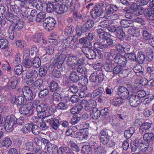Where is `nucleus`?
I'll use <instances>...</instances> for the list:
<instances>
[{
  "label": "nucleus",
  "mask_w": 154,
  "mask_h": 154,
  "mask_svg": "<svg viewBox=\"0 0 154 154\" xmlns=\"http://www.w3.org/2000/svg\"><path fill=\"white\" fill-rule=\"evenodd\" d=\"M47 105L42 104L37 106L36 110L38 112V117L41 118L45 117L47 119L45 120L46 123L43 122L40 123V126L42 129H45L48 125L51 126L54 129H57L59 122L58 119H55L54 116L51 115L53 111L50 108H46Z\"/></svg>",
  "instance_id": "1"
},
{
  "label": "nucleus",
  "mask_w": 154,
  "mask_h": 154,
  "mask_svg": "<svg viewBox=\"0 0 154 154\" xmlns=\"http://www.w3.org/2000/svg\"><path fill=\"white\" fill-rule=\"evenodd\" d=\"M16 119L14 115L8 116L4 117V128L7 132L12 131L16 126V124L15 121Z\"/></svg>",
  "instance_id": "2"
},
{
  "label": "nucleus",
  "mask_w": 154,
  "mask_h": 154,
  "mask_svg": "<svg viewBox=\"0 0 154 154\" xmlns=\"http://www.w3.org/2000/svg\"><path fill=\"white\" fill-rule=\"evenodd\" d=\"M114 41V40L110 38L106 39V42L101 41L100 40V42H97L94 43V47L95 49L97 50L101 49L105 50L106 48H110L113 46Z\"/></svg>",
  "instance_id": "3"
},
{
  "label": "nucleus",
  "mask_w": 154,
  "mask_h": 154,
  "mask_svg": "<svg viewBox=\"0 0 154 154\" xmlns=\"http://www.w3.org/2000/svg\"><path fill=\"white\" fill-rule=\"evenodd\" d=\"M106 4L104 3H97L91 11V15L94 19H97L103 13V8H104Z\"/></svg>",
  "instance_id": "4"
},
{
  "label": "nucleus",
  "mask_w": 154,
  "mask_h": 154,
  "mask_svg": "<svg viewBox=\"0 0 154 154\" xmlns=\"http://www.w3.org/2000/svg\"><path fill=\"white\" fill-rule=\"evenodd\" d=\"M112 135V132L109 130L105 129L101 130L99 134L100 143L103 145L107 144L109 141Z\"/></svg>",
  "instance_id": "5"
},
{
  "label": "nucleus",
  "mask_w": 154,
  "mask_h": 154,
  "mask_svg": "<svg viewBox=\"0 0 154 154\" xmlns=\"http://www.w3.org/2000/svg\"><path fill=\"white\" fill-rule=\"evenodd\" d=\"M80 105L82 106V109L84 106L87 112H90L94 108V106H95L96 102L95 100L93 99H90L88 101L83 99L80 102Z\"/></svg>",
  "instance_id": "6"
},
{
  "label": "nucleus",
  "mask_w": 154,
  "mask_h": 154,
  "mask_svg": "<svg viewBox=\"0 0 154 154\" xmlns=\"http://www.w3.org/2000/svg\"><path fill=\"white\" fill-rule=\"evenodd\" d=\"M91 97L92 98L98 97V100L100 102L104 100L106 97H105L104 88L100 87L95 90L91 94Z\"/></svg>",
  "instance_id": "7"
},
{
  "label": "nucleus",
  "mask_w": 154,
  "mask_h": 154,
  "mask_svg": "<svg viewBox=\"0 0 154 154\" xmlns=\"http://www.w3.org/2000/svg\"><path fill=\"white\" fill-rule=\"evenodd\" d=\"M67 0H62V5L58 3L55 4V11L59 14L66 12L67 8Z\"/></svg>",
  "instance_id": "8"
},
{
  "label": "nucleus",
  "mask_w": 154,
  "mask_h": 154,
  "mask_svg": "<svg viewBox=\"0 0 154 154\" xmlns=\"http://www.w3.org/2000/svg\"><path fill=\"white\" fill-rule=\"evenodd\" d=\"M55 21L51 17L45 18L44 21L43 26L45 29L48 31L52 30L55 26Z\"/></svg>",
  "instance_id": "9"
},
{
  "label": "nucleus",
  "mask_w": 154,
  "mask_h": 154,
  "mask_svg": "<svg viewBox=\"0 0 154 154\" xmlns=\"http://www.w3.org/2000/svg\"><path fill=\"white\" fill-rule=\"evenodd\" d=\"M92 50L89 49L88 48H84L82 49V51L85 54L86 57L89 59H95L97 56L96 52L97 51L96 49Z\"/></svg>",
  "instance_id": "10"
},
{
  "label": "nucleus",
  "mask_w": 154,
  "mask_h": 154,
  "mask_svg": "<svg viewBox=\"0 0 154 154\" xmlns=\"http://www.w3.org/2000/svg\"><path fill=\"white\" fill-rule=\"evenodd\" d=\"M113 60L116 63L122 67L125 66L127 63V60H126L125 56L121 55L120 53H117Z\"/></svg>",
  "instance_id": "11"
},
{
  "label": "nucleus",
  "mask_w": 154,
  "mask_h": 154,
  "mask_svg": "<svg viewBox=\"0 0 154 154\" xmlns=\"http://www.w3.org/2000/svg\"><path fill=\"white\" fill-rule=\"evenodd\" d=\"M129 100L131 106L134 107H137L141 102L137 96L135 95L134 94H131Z\"/></svg>",
  "instance_id": "12"
},
{
  "label": "nucleus",
  "mask_w": 154,
  "mask_h": 154,
  "mask_svg": "<svg viewBox=\"0 0 154 154\" xmlns=\"http://www.w3.org/2000/svg\"><path fill=\"white\" fill-rule=\"evenodd\" d=\"M115 48L120 52H126L129 50L130 46L127 43L123 45L119 43H117L115 45Z\"/></svg>",
  "instance_id": "13"
},
{
  "label": "nucleus",
  "mask_w": 154,
  "mask_h": 154,
  "mask_svg": "<svg viewBox=\"0 0 154 154\" xmlns=\"http://www.w3.org/2000/svg\"><path fill=\"white\" fill-rule=\"evenodd\" d=\"M105 13L107 15H111L113 13L118 10L119 7L116 5H106Z\"/></svg>",
  "instance_id": "14"
},
{
  "label": "nucleus",
  "mask_w": 154,
  "mask_h": 154,
  "mask_svg": "<svg viewBox=\"0 0 154 154\" xmlns=\"http://www.w3.org/2000/svg\"><path fill=\"white\" fill-rule=\"evenodd\" d=\"M118 89V93L120 96L123 100L128 98L129 95L128 89L124 86H121L119 87Z\"/></svg>",
  "instance_id": "15"
},
{
  "label": "nucleus",
  "mask_w": 154,
  "mask_h": 154,
  "mask_svg": "<svg viewBox=\"0 0 154 154\" xmlns=\"http://www.w3.org/2000/svg\"><path fill=\"white\" fill-rule=\"evenodd\" d=\"M152 4L153 5L152 10L145 9L144 12L145 17L149 20H154V4L152 3Z\"/></svg>",
  "instance_id": "16"
},
{
  "label": "nucleus",
  "mask_w": 154,
  "mask_h": 154,
  "mask_svg": "<svg viewBox=\"0 0 154 154\" xmlns=\"http://www.w3.org/2000/svg\"><path fill=\"white\" fill-rule=\"evenodd\" d=\"M23 93L26 99L29 100L32 99L33 94L31 90L28 87H24L22 90Z\"/></svg>",
  "instance_id": "17"
},
{
  "label": "nucleus",
  "mask_w": 154,
  "mask_h": 154,
  "mask_svg": "<svg viewBox=\"0 0 154 154\" xmlns=\"http://www.w3.org/2000/svg\"><path fill=\"white\" fill-rule=\"evenodd\" d=\"M30 106V103H28L23 104L19 109L20 113L25 115L28 114L31 109Z\"/></svg>",
  "instance_id": "18"
},
{
  "label": "nucleus",
  "mask_w": 154,
  "mask_h": 154,
  "mask_svg": "<svg viewBox=\"0 0 154 154\" xmlns=\"http://www.w3.org/2000/svg\"><path fill=\"white\" fill-rule=\"evenodd\" d=\"M66 58V56L62 58L61 61H60V57L57 56L55 57L54 60L53 61L52 65L55 67H57L58 68H60L62 66L63 62L65 60Z\"/></svg>",
  "instance_id": "19"
},
{
  "label": "nucleus",
  "mask_w": 154,
  "mask_h": 154,
  "mask_svg": "<svg viewBox=\"0 0 154 154\" xmlns=\"http://www.w3.org/2000/svg\"><path fill=\"white\" fill-rule=\"evenodd\" d=\"M133 69L137 75L141 76L143 75L144 69L140 65H136L134 67Z\"/></svg>",
  "instance_id": "20"
},
{
  "label": "nucleus",
  "mask_w": 154,
  "mask_h": 154,
  "mask_svg": "<svg viewBox=\"0 0 154 154\" xmlns=\"http://www.w3.org/2000/svg\"><path fill=\"white\" fill-rule=\"evenodd\" d=\"M38 76V73L35 70H33L29 69L26 71V77L27 79H30L31 78L36 79Z\"/></svg>",
  "instance_id": "21"
},
{
  "label": "nucleus",
  "mask_w": 154,
  "mask_h": 154,
  "mask_svg": "<svg viewBox=\"0 0 154 154\" xmlns=\"http://www.w3.org/2000/svg\"><path fill=\"white\" fill-rule=\"evenodd\" d=\"M116 33L119 39L121 40H123L124 39L125 35L121 26H118V28L117 29Z\"/></svg>",
  "instance_id": "22"
},
{
  "label": "nucleus",
  "mask_w": 154,
  "mask_h": 154,
  "mask_svg": "<svg viewBox=\"0 0 154 154\" xmlns=\"http://www.w3.org/2000/svg\"><path fill=\"white\" fill-rule=\"evenodd\" d=\"M143 136L144 141L149 144L154 140V134L152 133H145L143 134Z\"/></svg>",
  "instance_id": "23"
},
{
  "label": "nucleus",
  "mask_w": 154,
  "mask_h": 154,
  "mask_svg": "<svg viewBox=\"0 0 154 154\" xmlns=\"http://www.w3.org/2000/svg\"><path fill=\"white\" fill-rule=\"evenodd\" d=\"M90 111V116L93 119H97L100 117V110H98L97 108L94 107Z\"/></svg>",
  "instance_id": "24"
},
{
  "label": "nucleus",
  "mask_w": 154,
  "mask_h": 154,
  "mask_svg": "<svg viewBox=\"0 0 154 154\" xmlns=\"http://www.w3.org/2000/svg\"><path fill=\"white\" fill-rule=\"evenodd\" d=\"M76 134L75 132L71 129H68V140L69 141V143L74 142Z\"/></svg>",
  "instance_id": "25"
},
{
  "label": "nucleus",
  "mask_w": 154,
  "mask_h": 154,
  "mask_svg": "<svg viewBox=\"0 0 154 154\" xmlns=\"http://www.w3.org/2000/svg\"><path fill=\"white\" fill-rule=\"evenodd\" d=\"M135 128L134 127H131L128 130H125L124 133L125 137L127 139L130 138L135 132Z\"/></svg>",
  "instance_id": "26"
},
{
  "label": "nucleus",
  "mask_w": 154,
  "mask_h": 154,
  "mask_svg": "<svg viewBox=\"0 0 154 154\" xmlns=\"http://www.w3.org/2000/svg\"><path fill=\"white\" fill-rule=\"evenodd\" d=\"M145 59V56L143 52L142 51H139L137 53L136 60H137L139 64L142 63Z\"/></svg>",
  "instance_id": "27"
},
{
  "label": "nucleus",
  "mask_w": 154,
  "mask_h": 154,
  "mask_svg": "<svg viewBox=\"0 0 154 154\" xmlns=\"http://www.w3.org/2000/svg\"><path fill=\"white\" fill-rule=\"evenodd\" d=\"M107 65L105 66V69L107 72H112L114 67V64L111 59L108 60L107 62Z\"/></svg>",
  "instance_id": "28"
},
{
  "label": "nucleus",
  "mask_w": 154,
  "mask_h": 154,
  "mask_svg": "<svg viewBox=\"0 0 154 154\" xmlns=\"http://www.w3.org/2000/svg\"><path fill=\"white\" fill-rule=\"evenodd\" d=\"M133 40L135 44L139 46L142 47L144 45V43L143 41V38L140 36V34L133 37Z\"/></svg>",
  "instance_id": "29"
},
{
  "label": "nucleus",
  "mask_w": 154,
  "mask_h": 154,
  "mask_svg": "<svg viewBox=\"0 0 154 154\" xmlns=\"http://www.w3.org/2000/svg\"><path fill=\"white\" fill-rule=\"evenodd\" d=\"M76 34L78 36V38L81 37L83 34L87 31L82 26L79 25H78L77 26L76 29Z\"/></svg>",
  "instance_id": "30"
},
{
  "label": "nucleus",
  "mask_w": 154,
  "mask_h": 154,
  "mask_svg": "<svg viewBox=\"0 0 154 154\" xmlns=\"http://www.w3.org/2000/svg\"><path fill=\"white\" fill-rule=\"evenodd\" d=\"M23 22L20 20L17 21L16 23H15L13 26L12 30L15 31H17L22 29L23 26Z\"/></svg>",
  "instance_id": "31"
},
{
  "label": "nucleus",
  "mask_w": 154,
  "mask_h": 154,
  "mask_svg": "<svg viewBox=\"0 0 154 154\" xmlns=\"http://www.w3.org/2000/svg\"><path fill=\"white\" fill-rule=\"evenodd\" d=\"M119 23L122 27L126 28L130 26V25L132 24V22L129 20H122L119 21Z\"/></svg>",
  "instance_id": "32"
},
{
  "label": "nucleus",
  "mask_w": 154,
  "mask_h": 154,
  "mask_svg": "<svg viewBox=\"0 0 154 154\" xmlns=\"http://www.w3.org/2000/svg\"><path fill=\"white\" fill-rule=\"evenodd\" d=\"M94 22L91 20L89 19L83 24L82 26L88 31L92 28L94 26Z\"/></svg>",
  "instance_id": "33"
},
{
  "label": "nucleus",
  "mask_w": 154,
  "mask_h": 154,
  "mask_svg": "<svg viewBox=\"0 0 154 154\" xmlns=\"http://www.w3.org/2000/svg\"><path fill=\"white\" fill-rule=\"evenodd\" d=\"M1 143L2 146L8 147L11 145L12 141L9 138L5 137L2 139Z\"/></svg>",
  "instance_id": "34"
},
{
  "label": "nucleus",
  "mask_w": 154,
  "mask_h": 154,
  "mask_svg": "<svg viewBox=\"0 0 154 154\" xmlns=\"http://www.w3.org/2000/svg\"><path fill=\"white\" fill-rule=\"evenodd\" d=\"M82 109V106L79 104L71 109L70 112L73 114H78L80 112Z\"/></svg>",
  "instance_id": "35"
},
{
  "label": "nucleus",
  "mask_w": 154,
  "mask_h": 154,
  "mask_svg": "<svg viewBox=\"0 0 154 154\" xmlns=\"http://www.w3.org/2000/svg\"><path fill=\"white\" fill-rule=\"evenodd\" d=\"M128 33L132 35L133 37L137 36L140 34L139 30L138 29L131 28L128 29L127 31Z\"/></svg>",
  "instance_id": "36"
},
{
  "label": "nucleus",
  "mask_w": 154,
  "mask_h": 154,
  "mask_svg": "<svg viewBox=\"0 0 154 154\" xmlns=\"http://www.w3.org/2000/svg\"><path fill=\"white\" fill-rule=\"evenodd\" d=\"M82 152L83 154H92V153L91 148L88 145H85L82 146Z\"/></svg>",
  "instance_id": "37"
},
{
  "label": "nucleus",
  "mask_w": 154,
  "mask_h": 154,
  "mask_svg": "<svg viewBox=\"0 0 154 154\" xmlns=\"http://www.w3.org/2000/svg\"><path fill=\"white\" fill-rule=\"evenodd\" d=\"M43 36L42 33H36L33 36L32 40L35 42L38 43L41 41Z\"/></svg>",
  "instance_id": "38"
},
{
  "label": "nucleus",
  "mask_w": 154,
  "mask_h": 154,
  "mask_svg": "<svg viewBox=\"0 0 154 154\" xmlns=\"http://www.w3.org/2000/svg\"><path fill=\"white\" fill-rule=\"evenodd\" d=\"M17 84V79L15 77H13L11 78V80L9 82L8 84V86H10V88L12 89H14L16 85Z\"/></svg>",
  "instance_id": "39"
},
{
  "label": "nucleus",
  "mask_w": 154,
  "mask_h": 154,
  "mask_svg": "<svg viewBox=\"0 0 154 154\" xmlns=\"http://www.w3.org/2000/svg\"><path fill=\"white\" fill-rule=\"evenodd\" d=\"M32 123H28L26 124L21 129V131L25 134H28L31 131Z\"/></svg>",
  "instance_id": "40"
},
{
  "label": "nucleus",
  "mask_w": 154,
  "mask_h": 154,
  "mask_svg": "<svg viewBox=\"0 0 154 154\" xmlns=\"http://www.w3.org/2000/svg\"><path fill=\"white\" fill-rule=\"evenodd\" d=\"M76 59V57L73 55H69L68 56V66H73L75 65V61Z\"/></svg>",
  "instance_id": "41"
},
{
  "label": "nucleus",
  "mask_w": 154,
  "mask_h": 154,
  "mask_svg": "<svg viewBox=\"0 0 154 154\" xmlns=\"http://www.w3.org/2000/svg\"><path fill=\"white\" fill-rule=\"evenodd\" d=\"M69 79L74 82H77L78 80L80 81L79 77L77 75L76 72L74 71L71 73Z\"/></svg>",
  "instance_id": "42"
},
{
  "label": "nucleus",
  "mask_w": 154,
  "mask_h": 154,
  "mask_svg": "<svg viewBox=\"0 0 154 154\" xmlns=\"http://www.w3.org/2000/svg\"><path fill=\"white\" fill-rule=\"evenodd\" d=\"M149 144L148 143L143 142L142 139V143H140V151L142 152H146L148 151L149 148Z\"/></svg>",
  "instance_id": "43"
},
{
  "label": "nucleus",
  "mask_w": 154,
  "mask_h": 154,
  "mask_svg": "<svg viewBox=\"0 0 154 154\" xmlns=\"http://www.w3.org/2000/svg\"><path fill=\"white\" fill-rule=\"evenodd\" d=\"M8 42L5 39H0V48L2 49H6L8 47Z\"/></svg>",
  "instance_id": "44"
},
{
  "label": "nucleus",
  "mask_w": 154,
  "mask_h": 154,
  "mask_svg": "<svg viewBox=\"0 0 154 154\" xmlns=\"http://www.w3.org/2000/svg\"><path fill=\"white\" fill-rule=\"evenodd\" d=\"M123 99L121 97H116L113 100L112 103L114 106H117L119 104H121L123 102Z\"/></svg>",
  "instance_id": "45"
},
{
  "label": "nucleus",
  "mask_w": 154,
  "mask_h": 154,
  "mask_svg": "<svg viewBox=\"0 0 154 154\" xmlns=\"http://www.w3.org/2000/svg\"><path fill=\"white\" fill-rule=\"evenodd\" d=\"M47 70V68L45 66H41L39 70V75L42 77H44L46 74Z\"/></svg>",
  "instance_id": "46"
},
{
  "label": "nucleus",
  "mask_w": 154,
  "mask_h": 154,
  "mask_svg": "<svg viewBox=\"0 0 154 154\" xmlns=\"http://www.w3.org/2000/svg\"><path fill=\"white\" fill-rule=\"evenodd\" d=\"M24 97L22 96H19L16 97L14 102L17 106H19L22 105L24 103Z\"/></svg>",
  "instance_id": "47"
},
{
  "label": "nucleus",
  "mask_w": 154,
  "mask_h": 154,
  "mask_svg": "<svg viewBox=\"0 0 154 154\" xmlns=\"http://www.w3.org/2000/svg\"><path fill=\"white\" fill-rule=\"evenodd\" d=\"M125 57L127 60L131 61H134L136 60V56L134 53H127L125 55Z\"/></svg>",
  "instance_id": "48"
},
{
  "label": "nucleus",
  "mask_w": 154,
  "mask_h": 154,
  "mask_svg": "<svg viewBox=\"0 0 154 154\" xmlns=\"http://www.w3.org/2000/svg\"><path fill=\"white\" fill-rule=\"evenodd\" d=\"M33 143L31 141H27L26 142L24 148L25 149L30 151H32L33 149Z\"/></svg>",
  "instance_id": "49"
},
{
  "label": "nucleus",
  "mask_w": 154,
  "mask_h": 154,
  "mask_svg": "<svg viewBox=\"0 0 154 154\" xmlns=\"http://www.w3.org/2000/svg\"><path fill=\"white\" fill-rule=\"evenodd\" d=\"M32 62V65L35 68L39 67L41 65L40 60L38 57H35Z\"/></svg>",
  "instance_id": "50"
},
{
  "label": "nucleus",
  "mask_w": 154,
  "mask_h": 154,
  "mask_svg": "<svg viewBox=\"0 0 154 154\" xmlns=\"http://www.w3.org/2000/svg\"><path fill=\"white\" fill-rule=\"evenodd\" d=\"M96 32L98 34L99 38L101 39L105 38L107 36V33L103 31L102 29H97Z\"/></svg>",
  "instance_id": "51"
},
{
  "label": "nucleus",
  "mask_w": 154,
  "mask_h": 154,
  "mask_svg": "<svg viewBox=\"0 0 154 154\" xmlns=\"http://www.w3.org/2000/svg\"><path fill=\"white\" fill-rule=\"evenodd\" d=\"M32 132L35 135H38L40 132L39 127L37 125H33L32 123L31 129Z\"/></svg>",
  "instance_id": "52"
},
{
  "label": "nucleus",
  "mask_w": 154,
  "mask_h": 154,
  "mask_svg": "<svg viewBox=\"0 0 154 154\" xmlns=\"http://www.w3.org/2000/svg\"><path fill=\"white\" fill-rule=\"evenodd\" d=\"M23 65L25 67L29 68L32 66V62L30 59L25 58L23 61Z\"/></svg>",
  "instance_id": "53"
},
{
  "label": "nucleus",
  "mask_w": 154,
  "mask_h": 154,
  "mask_svg": "<svg viewBox=\"0 0 154 154\" xmlns=\"http://www.w3.org/2000/svg\"><path fill=\"white\" fill-rule=\"evenodd\" d=\"M50 88L52 92L55 91L58 88V85L54 82H53L50 85Z\"/></svg>",
  "instance_id": "54"
},
{
  "label": "nucleus",
  "mask_w": 154,
  "mask_h": 154,
  "mask_svg": "<svg viewBox=\"0 0 154 154\" xmlns=\"http://www.w3.org/2000/svg\"><path fill=\"white\" fill-rule=\"evenodd\" d=\"M46 14L45 12H42L39 13L37 15L36 20L38 22H39L43 19L45 17Z\"/></svg>",
  "instance_id": "55"
},
{
  "label": "nucleus",
  "mask_w": 154,
  "mask_h": 154,
  "mask_svg": "<svg viewBox=\"0 0 154 154\" xmlns=\"http://www.w3.org/2000/svg\"><path fill=\"white\" fill-rule=\"evenodd\" d=\"M122 69L121 66L119 65L114 66L112 71L113 74L116 75L120 73L122 70Z\"/></svg>",
  "instance_id": "56"
},
{
  "label": "nucleus",
  "mask_w": 154,
  "mask_h": 154,
  "mask_svg": "<svg viewBox=\"0 0 154 154\" xmlns=\"http://www.w3.org/2000/svg\"><path fill=\"white\" fill-rule=\"evenodd\" d=\"M97 71L94 72L93 73L91 74L90 77V80L92 82H95L97 80L98 81V77H97Z\"/></svg>",
  "instance_id": "57"
},
{
  "label": "nucleus",
  "mask_w": 154,
  "mask_h": 154,
  "mask_svg": "<svg viewBox=\"0 0 154 154\" xmlns=\"http://www.w3.org/2000/svg\"><path fill=\"white\" fill-rule=\"evenodd\" d=\"M110 23L109 20H104L100 23L99 26L102 28H106L107 29V27L109 26Z\"/></svg>",
  "instance_id": "58"
},
{
  "label": "nucleus",
  "mask_w": 154,
  "mask_h": 154,
  "mask_svg": "<svg viewBox=\"0 0 154 154\" xmlns=\"http://www.w3.org/2000/svg\"><path fill=\"white\" fill-rule=\"evenodd\" d=\"M14 72L16 74L18 75H20L22 73V66L20 65L16 66L14 69Z\"/></svg>",
  "instance_id": "59"
},
{
  "label": "nucleus",
  "mask_w": 154,
  "mask_h": 154,
  "mask_svg": "<svg viewBox=\"0 0 154 154\" xmlns=\"http://www.w3.org/2000/svg\"><path fill=\"white\" fill-rule=\"evenodd\" d=\"M41 90L39 92L38 95L40 98H42L45 96L49 93L48 89L45 88L43 89H41Z\"/></svg>",
  "instance_id": "60"
},
{
  "label": "nucleus",
  "mask_w": 154,
  "mask_h": 154,
  "mask_svg": "<svg viewBox=\"0 0 154 154\" xmlns=\"http://www.w3.org/2000/svg\"><path fill=\"white\" fill-rule=\"evenodd\" d=\"M134 94L136 96H137V97L139 99V98L144 97L146 95L145 91L143 90H142L137 91L136 93Z\"/></svg>",
  "instance_id": "61"
},
{
  "label": "nucleus",
  "mask_w": 154,
  "mask_h": 154,
  "mask_svg": "<svg viewBox=\"0 0 154 154\" xmlns=\"http://www.w3.org/2000/svg\"><path fill=\"white\" fill-rule=\"evenodd\" d=\"M46 10L48 12H51L53 11H55V5L54 6L52 4L48 3L47 4Z\"/></svg>",
  "instance_id": "62"
},
{
  "label": "nucleus",
  "mask_w": 154,
  "mask_h": 154,
  "mask_svg": "<svg viewBox=\"0 0 154 154\" xmlns=\"http://www.w3.org/2000/svg\"><path fill=\"white\" fill-rule=\"evenodd\" d=\"M110 111L107 108H104L100 111V115L104 117L106 116L109 114Z\"/></svg>",
  "instance_id": "63"
},
{
  "label": "nucleus",
  "mask_w": 154,
  "mask_h": 154,
  "mask_svg": "<svg viewBox=\"0 0 154 154\" xmlns=\"http://www.w3.org/2000/svg\"><path fill=\"white\" fill-rule=\"evenodd\" d=\"M143 35L145 39L148 40L150 38L151 34L148 31L144 30L143 31Z\"/></svg>",
  "instance_id": "64"
}]
</instances>
